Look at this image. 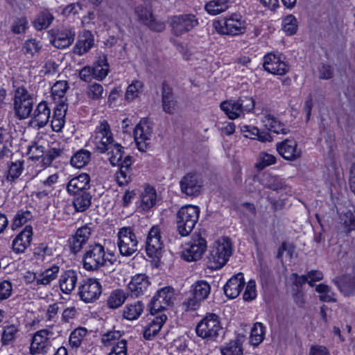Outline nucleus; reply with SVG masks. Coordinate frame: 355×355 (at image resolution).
I'll list each match as a JSON object with an SVG mask.
<instances>
[{"mask_svg": "<svg viewBox=\"0 0 355 355\" xmlns=\"http://www.w3.org/2000/svg\"><path fill=\"white\" fill-rule=\"evenodd\" d=\"M232 252V243L228 238H223L215 241L207 257L208 268L211 270L222 268L229 260Z\"/></svg>", "mask_w": 355, "mask_h": 355, "instance_id": "nucleus-1", "label": "nucleus"}, {"mask_svg": "<svg viewBox=\"0 0 355 355\" xmlns=\"http://www.w3.org/2000/svg\"><path fill=\"white\" fill-rule=\"evenodd\" d=\"M112 257L114 256L110 254ZM83 266L87 270H96L101 267L106 265L107 262L111 264L114 263L112 258L106 257L105 248L98 243H94L89 245L84 253Z\"/></svg>", "mask_w": 355, "mask_h": 355, "instance_id": "nucleus-2", "label": "nucleus"}, {"mask_svg": "<svg viewBox=\"0 0 355 355\" xmlns=\"http://www.w3.org/2000/svg\"><path fill=\"white\" fill-rule=\"evenodd\" d=\"M200 209L197 206L182 207L176 214V227L182 236H188L199 219Z\"/></svg>", "mask_w": 355, "mask_h": 355, "instance_id": "nucleus-3", "label": "nucleus"}, {"mask_svg": "<svg viewBox=\"0 0 355 355\" xmlns=\"http://www.w3.org/2000/svg\"><path fill=\"white\" fill-rule=\"evenodd\" d=\"M196 331L203 339L214 340L223 333V329L216 314L207 313L197 324Z\"/></svg>", "mask_w": 355, "mask_h": 355, "instance_id": "nucleus-4", "label": "nucleus"}, {"mask_svg": "<svg viewBox=\"0 0 355 355\" xmlns=\"http://www.w3.org/2000/svg\"><path fill=\"white\" fill-rule=\"evenodd\" d=\"M215 30L220 34L238 35L246 30V22L238 13H232L225 18L214 22Z\"/></svg>", "mask_w": 355, "mask_h": 355, "instance_id": "nucleus-5", "label": "nucleus"}, {"mask_svg": "<svg viewBox=\"0 0 355 355\" xmlns=\"http://www.w3.org/2000/svg\"><path fill=\"white\" fill-rule=\"evenodd\" d=\"M117 236V245L121 255L130 257L137 250L138 241L131 227L120 228Z\"/></svg>", "mask_w": 355, "mask_h": 355, "instance_id": "nucleus-6", "label": "nucleus"}, {"mask_svg": "<svg viewBox=\"0 0 355 355\" xmlns=\"http://www.w3.org/2000/svg\"><path fill=\"white\" fill-rule=\"evenodd\" d=\"M101 293V284L96 279H83L78 286V296L86 303H91L98 300Z\"/></svg>", "mask_w": 355, "mask_h": 355, "instance_id": "nucleus-7", "label": "nucleus"}, {"mask_svg": "<svg viewBox=\"0 0 355 355\" xmlns=\"http://www.w3.org/2000/svg\"><path fill=\"white\" fill-rule=\"evenodd\" d=\"M174 290L173 288L166 286L157 291L151 299L149 309L152 315L165 309L173 304L174 301Z\"/></svg>", "mask_w": 355, "mask_h": 355, "instance_id": "nucleus-8", "label": "nucleus"}, {"mask_svg": "<svg viewBox=\"0 0 355 355\" xmlns=\"http://www.w3.org/2000/svg\"><path fill=\"white\" fill-rule=\"evenodd\" d=\"M198 25V19L194 15L191 14L175 15L170 19L171 31L176 36L182 35L190 31Z\"/></svg>", "mask_w": 355, "mask_h": 355, "instance_id": "nucleus-9", "label": "nucleus"}, {"mask_svg": "<svg viewBox=\"0 0 355 355\" xmlns=\"http://www.w3.org/2000/svg\"><path fill=\"white\" fill-rule=\"evenodd\" d=\"M181 192L189 197H196L200 194L203 180L201 176L196 173H188L180 181Z\"/></svg>", "mask_w": 355, "mask_h": 355, "instance_id": "nucleus-10", "label": "nucleus"}, {"mask_svg": "<svg viewBox=\"0 0 355 355\" xmlns=\"http://www.w3.org/2000/svg\"><path fill=\"white\" fill-rule=\"evenodd\" d=\"M163 243L160 231L157 226H153L148 232L146 241V251L149 257L159 259L162 253Z\"/></svg>", "mask_w": 355, "mask_h": 355, "instance_id": "nucleus-11", "label": "nucleus"}, {"mask_svg": "<svg viewBox=\"0 0 355 355\" xmlns=\"http://www.w3.org/2000/svg\"><path fill=\"white\" fill-rule=\"evenodd\" d=\"M53 335V331L49 329L36 331L32 338L30 353L32 355L46 353L50 344V338Z\"/></svg>", "mask_w": 355, "mask_h": 355, "instance_id": "nucleus-12", "label": "nucleus"}, {"mask_svg": "<svg viewBox=\"0 0 355 355\" xmlns=\"http://www.w3.org/2000/svg\"><path fill=\"white\" fill-rule=\"evenodd\" d=\"M135 13L139 20L147 26L151 31L162 32L164 30V23L157 20L149 8L141 5L138 6L135 8Z\"/></svg>", "mask_w": 355, "mask_h": 355, "instance_id": "nucleus-13", "label": "nucleus"}, {"mask_svg": "<svg viewBox=\"0 0 355 355\" xmlns=\"http://www.w3.org/2000/svg\"><path fill=\"white\" fill-rule=\"evenodd\" d=\"M263 65L266 71L275 75H284L289 69L281 56L273 53H268L264 56Z\"/></svg>", "mask_w": 355, "mask_h": 355, "instance_id": "nucleus-14", "label": "nucleus"}, {"mask_svg": "<svg viewBox=\"0 0 355 355\" xmlns=\"http://www.w3.org/2000/svg\"><path fill=\"white\" fill-rule=\"evenodd\" d=\"M277 150L279 155L288 161H295L302 155L301 149L294 139H286L276 144Z\"/></svg>", "mask_w": 355, "mask_h": 355, "instance_id": "nucleus-15", "label": "nucleus"}, {"mask_svg": "<svg viewBox=\"0 0 355 355\" xmlns=\"http://www.w3.org/2000/svg\"><path fill=\"white\" fill-rule=\"evenodd\" d=\"M51 43L58 49L69 47L74 41L76 33L74 31L67 29H51Z\"/></svg>", "mask_w": 355, "mask_h": 355, "instance_id": "nucleus-16", "label": "nucleus"}, {"mask_svg": "<svg viewBox=\"0 0 355 355\" xmlns=\"http://www.w3.org/2000/svg\"><path fill=\"white\" fill-rule=\"evenodd\" d=\"M152 135V128L147 121L141 120L134 130V138L137 148L140 151H145L148 146V141L150 140Z\"/></svg>", "mask_w": 355, "mask_h": 355, "instance_id": "nucleus-17", "label": "nucleus"}, {"mask_svg": "<svg viewBox=\"0 0 355 355\" xmlns=\"http://www.w3.org/2000/svg\"><path fill=\"white\" fill-rule=\"evenodd\" d=\"M148 277L144 274L135 275L128 284V289L132 295L139 297L146 294L150 287Z\"/></svg>", "mask_w": 355, "mask_h": 355, "instance_id": "nucleus-18", "label": "nucleus"}, {"mask_svg": "<svg viewBox=\"0 0 355 355\" xmlns=\"http://www.w3.org/2000/svg\"><path fill=\"white\" fill-rule=\"evenodd\" d=\"M32 236V227L31 225H26L13 240L12 244L13 251L17 254L24 253L31 244Z\"/></svg>", "mask_w": 355, "mask_h": 355, "instance_id": "nucleus-19", "label": "nucleus"}, {"mask_svg": "<svg viewBox=\"0 0 355 355\" xmlns=\"http://www.w3.org/2000/svg\"><path fill=\"white\" fill-rule=\"evenodd\" d=\"M92 234L91 228L85 225L78 228L76 234L69 240L70 250L73 254L80 252Z\"/></svg>", "mask_w": 355, "mask_h": 355, "instance_id": "nucleus-20", "label": "nucleus"}, {"mask_svg": "<svg viewBox=\"0 0 355 355\" xmlns=\"http://www.w3.org/2000/svg\"><path fill=\"white\" fill-rule=\"evenodd\" d=\"M89 188L90 177L87 173H81L71 178L67 185V191L69 194L88 191Z\"/></svg>", "mask_w": 355, "mask_h": 355, "instance_id": "nucleus-21", "label": "nucleus"}, {"mask_svg": "<svg viewBox=\"0 0 355 355\" xmlns=\"http://www.w3.org/2000/svg\"><path fill=\"white\" fill-rule=\"evenodd\" d=\"M245 285L243 274L239 272L228 280L224 286V292L227 297L234 299L242 291Z\"/></svg>", "mask_w": 355, "mask_h": 355, "instance_id": "nucleus-22", "label": "nucleus"}, {"mask_svg": "<svg viewBox=\"0 0 355 355\" xmlns=\"http://www.w3.org/2000/svg\"><path fill=\"white\" fill-rule=\"evenodd\" d=\"M162 102L163 110L172 114L174 113L176 106V101L174 100L173 89L166 82L162 83Z\"/></svg>", "mask_w": 355, "mask_h": 355, "instance_id": "nucleus-23", "label": "nucleus"}, {"mask_svg": "<svg viewBox=\"0 0 355 355\" xmlns=\"http://www.w3.org/2000/svg\"><path fill=\"white\" fill-rule=\"evenodd\" d=\"M132 164V157L128 155L124 157L123 163L118 165L119 171L116 173L115 178L119 185H126L131 181L130 168Z\"/></svg>", "mask_w": 355, "mask_h": 355, "instance_id": "nucleus-24", "label": "nucleus"}, {"mask_svg": "<svg viewBox=\"0 0 355 355\" xmlns=\"http://www.w3.org/2000/svg\"><path fill=\"white\" fill-rule=\"evenodd\" d=\"M51 118V109L46 102H40L33 112V121L40 128L44 127Z\"/></svg>", "mask_w": 355, "mask_h": 355, "instance_id": "nucleus-25", "label": "nucleus"}, {"mask_svg": "<svg viewBox=\"0 0 355 355\" xmlns=\"http://www.w3.org/2000/svg\"><path fill=\"white\" fill-rule=\"evenodd\" d=\"M167 317L165 314H161L159 316H155L144 328L143 336L146 340H152L155 336L157 335L162 327L165 323Z\"/></svg>", "mask_w": 355, "mask_h": 355, "instance_id": "nucleus-26", "label": "nucleus"}, {"mask_svg": "<svg viewBox=\"0 0 355 355\" xmlns=\"http://www.w3.org/2000/svg\"><path fill=\"white\" fill-rule=\"evenodd\" d=\"M78 280V273L76 270L65 271L59 280L61 291L66 294L70 293L76 287Z\"/></svg>", "mask_w": 355, "mask_h": 355, "instance_id": "nucleus-27", "label": "nucleus"}, {"mask_svg": "<svg viewBox=\"0 0 355 355\" xmlns=\"http://www.w3.org/2000/svg\"><path fill=\"white\" fill-rule=\"evenodd\" d=\"M94 44V40L92 33L89 31H85L80 35L79 40L74 46L73 52L76 54L82 55L88 52Z\"/></svg>", "mask_w": 355, "mask_h": 355, "instance_id": "nucleus-28", "label": "nucleus"}, {"mask_svg": "<svg viewBox=\"0 0 355 355\" xmlns=\"http://www.w3.org/2000/svg\"><path fill=\"white\" fill-rule=\"evenodd\" d=\"M71 195L73 196L72 203L76 211L83 212L91 206L92 196L89 191H83Z\"/></svg>", "mask_w": 355, "mask_h": 355, "instance_id": "nucleus-29", "label": "nucleus"}, {"mask_svg": "<svg viewBox=\"0 0 355 355\" xmlns=\"http://www.w3.org/2000/svg\"><path fill=\"white\" fill-rule=\"evenodd\" d=\"M262 122L269 130L276 134L286 135L290 132V130L284 123L270 114L263 116Z\"/></svg>", "mask_w": 355, "mask_h": 355, "instance_id": "nucleus-30", "label": "nucleus"}, {"mask_svg": "<svg viewBox=\"0 0 355 355\" xmlns=\"http://www.w3.org/2000/svg\"><path fill=\"white\" fill-rule=\"evenodd\" d=\"M109 156L108 159L112 166H118L123 163V157L125 156L124 148L118 143H113L106 150Z\"/></svg>", "mask_w": 355, "mask_h": 355, "instance_id": "nucleus-31", "label": "nucleus"}, {"mask_svg": "<svg viewBox=\"0 0 355 355\" xmlns=\"http://www.w3.org/2000/svg\"><path fill=\"white\" fill-rule=\"evenodd\" d=\"M58 272L59 267L54 265L39 275L35 273L29 274L33 276V281H35L37 285H48L56 278Z\"/></svg>", "mask_w": 355, "mask_h": 355, "instance_id": "nucleus-32", "label": "nucleus"}, {"mask_svg": "<svg viewBox=\"0 0 355 355\" xmlns=\"http://www.w3.org/2000/svg\"><path fill=\"white\" fill-rule=\"evenodd\" d=\"M157 202V193L155 188L147 186L141 194V207L143 210H149Z\"/></svg>", "mask_w": 355, "mask_h": 355, "instance_id": "nucleus-33", "label": "nucleus"}, {"mask_svg": "<svg viewBox=\"0 0 355 355\" xmlns=\"http://www.w3.org/2000/svg\"><path fill=\"white\" fill-rule=\"evenodd\" d=\"M93 70V78L98 80H103L108 73L109 64L105 55L100 57L92 67Z\"/></svg>", "mask_w": 355, "mask_h": 355, "instance_id": "nucleus-34", "label": "nucleus"}, {"mask_svg": "<svg viewBox=\"0 0 355 355\" xmlns=\"http://www.w3.org/2000/svg\"><path fill=\"white\" fill-rule=\"evenodd\" d=\"M55 252L53 244L41 243L34 249L33 256L37 260L43 261L54 256Z\"/></svg>", "mask_w": 355, "mask_h": 355, "instance_id": "nucleus-35", "label": "nucleus"}, {"mask_svg": "<svg viewBox=\"0 0 355 355\" xmlns=\"http://www.w3.org/2000/svg\"><path fill=\"white\" fill-rule=\"evenodd\" d=\"M144 304L141 301H137L135 303L127 304L123 312L124 318L128 320L137 319L143 313Z\"/></svg>", "mask_w": 355, "mask_h": 355, "instance_id": "nucleus-36", "label": "nucleus"}, {"mask_svg": "<svg viewBox=\"0 0 355 355\" xmlns=\"http://www.w3.org/2000/svg\"><path fill=\"white\" fill-rule=\"evenodd\" d=\"M220 108L225 112V114L230 119H237L243 114L238 100H230L224 101L221 103Z\"/></svg>", "mask_w": 355, "mask_h": 355, "instance_id": "nucleus-37", "label": "nucleus"}, {"mask_svg": "<svg viewBox=\"0 0 355 355\" xmlns=\"http://www.w3.org/2000/svg\"><path fill=\"white\" fill-rule=\"evenodd\" d=\"M128 296V293L122 289L114 290L107 300V304L111 309H117L125 302Z\"/></svg>", "mask_w": 355, "mask_h": 355, "instance_id": "nucleus-38", "label": "nucleus"}, {"mask_svg": "<svg viewBox=\"0 0 355 355\" xmlns=\"http://www.w3.org/2000/svg\"><path fill=\"white\" fill-rule=\"evenodd\" d=\"M54 17L48 10L41 11L33 21L34 27L41 31L47 28L53 22Z\"/></svg>", "mask_w": 355, "mask_h": 355, "instance_id": "nucleus-39", "label": "nucleus"}, {"mask_svg": "<svg viewBox=\"0 0 355 355\" xmlns=\"http://www.w3.org/2000/svg\"><path fill=\"white\" fill-rule=\"evenodd\" d=\"M207 249V243L200 244L192 248H184L182 257L187 261H195L200 259Z\"/></svg>", "mask_w": 355, "mask_h": 355, "instance_id": "nucleus-40", "label": "nucleus"}, {"mask_svg": "<svg viewBox=\"0 0 355 355\" xmlns=\"http://www.w3.org/2000/svg\"><path fill=\"white\" fill-rule=\"evenodd\" d=\"M90 158L91 153L89 150L80 149L71 157L70 162L73 166L81 168L89 162Z\"/></svg>", "mask_w": 355, "mask_h": 355, "instance_id": "nucleus-41", "label": "nucleus"}, {"mask_svg": "<svg viewBox=\"0 0 355 355\" xmlns=\"http://www.w3.org/2000/svg\"><path fill=\"white\" fill-rule=\"evenodd\" d=\"M24 168L23 161L12 162L9 164L5 175V180L8 182H15L21 174Z\"/></svg>", "mask_w": 355, "mask_h": 355, "instance_id": "nucleus-42", "label": "nucleus"}, {"mask_svg": "<svg viewBox=\"0 0 355 355\" xmlns=\"http://www.w3.org/2000/svg\"><path fill=\"white\" fill-rule=\"evenodd\" d=\"M210 290V286L207 282L203 280L198 281L193 286V295L198 300L202 301L207 297Z\"/></svg>", "mask_w": 355, "mask_h": 355, "instance_id": "nucleus-43", "label": "nucleus"}, {"mask_svg": "<svg viewBox=\"0 0 355 355\" xmlns=\"http://www.w3.org/2000/svg\"><path fill=\"white\" fill-rule=\"evenodd\" d=\"M33 99L22 103L19 105H14L13 109L15 115L19 119H26L30 116L33 111Z\"/></svg>", "mask_w": 355, "mask_h": 355, "instance_id": "nucleus-44", "label": "nucleus"}, {"mask_svg": "<svg viewBox=\"0 0 355 355\" xmlns=\"http://www.w3.org/2000/svg\"><path fill=\"white\" fill-rule=\"evenodd\" d=\"M261 182L266 187L277 191L284 187V182L278 176L272 175L270 174H263Z\"/></svg>", "mask_w": 355, "mask_h": 355, "instance_id": "nucleus-45", "label": "nucleus"}, {"mask_svg": "<svg viewBox=\"0 0 355 355\" xmlns=\"http://www.w3.org/2000/svg\"><path fill=\"white\" fill-rule=\"evenodd\" d=\"M18 328L15 324H7L3 327L1 341L3 345L11 344L16 338Z\"/></svg>", "mask_w": 355, "mask_h": 355, "instance_id": "nucleus-46", "label": "nucleus"}, {"mask_svg": "<svg viewBox=\"0 0 355 355\" xmlns=\"http://www.w3.org/2000/svg\"><path fill=\"white\" fill-rule=\"evenodd\" d=\"M264 326L261 322L254 324L251 329L250 343L254 346L259 345L264 339Z\"/></svg>", "mask_w": 355, "mask_h": 355, "instance_id": "nucleus-47", "label": "nucleus"}, {"mask_svg": "<svg viewBox=\"0 0 355 355\" xmlns=\"http://www.w3.org/2000/svg\"><path fill=\"white\" fill-rule=\"evenodd\" d=\"M109 135L113 137L110 125L107 121L103 120L96 128L94 143H101L103 137H107Z\"/></svg>", "mask_w": 355, "mask_h": 355, "instance_id": "nucleus-48", "label": "nucleus"}, {"mask_svg": "<svg viewBox=\"0 0 355 355\" xmlns=\"http://www.w3.org/2000/svg\"><path fill=\"white\" fill-rule=\"evenodd\" d=\"M86 95L92 101H99L105 96V93L101 84L94 83L88 85Z\"/></svg>", "mask_w": 355, "mask_h": 355, "instance_id": "nucleus-49", "label": "nucleus"}, {"mask_svg": "<svg viewBox=\"0 0 355 355\" xmlns=\"http://www.w3.org/2000/svg\"><path fill=\"white\" fill-rule=\"evenodd\" d=\"M87 330L84 327L75 329L70 334L69 343L73 348H78L80 346L82 340L87 336Z\"/></svg>", "mask_w": 355, "mask_h": 355, "instance_id": "nucleus-50", "label": "nucleus"}, {"mask_svg": "<svg viewBox=\"0 0 355 355\" xmlns=\"http://www.w3.org/2000/svg\"><path fill=\"white\" fill-rule=\"evenodd\" d=\"M42 49L40 42L35 38H31L26 40L22 46V50L25 54L30 55L33 57L35 55L38 54Z\"/></svg>", "mask_w": 355, "mask_h": 355, "instance_id": "nucleus-51", "label": "nucleus"}, {"mask_svg": "<svg viewBox=\"0 0 355 355\" xmlns=\"http://www.w3.org/2000/svg\"><path fill=\"white\" fill-rule=\"evenodd\" d=\"M68 88V83L66 80H59L54 83L51 87V94L54 99L56 100L58 98L62 102Z\"/></svg>", "mask_w": 355, "mask_h": 355, "instance_id": "nucleus-52", "label": "nucleus"}, {"mask_svg": "<svg viewBox=\"0 0 355 355\" xmlns=\"http://www.w3.org/2000/svg\"><path fill=\"white\" fill-rule=\"evenodd\" d=\"M275 162L276 158L274 155L265 152H261L259 154L255 166L258 170H263L266 167L270 166Z\"/></svg>", "mask_w": 355, "mask_h": 355, "instance_id": "nucleus-53", "label": "nucleus"}, {"mask_svg": "<svg viewBox=\"0 0 355 355\" xmlns=\"http://www.w3.org/2000/svg\"><path fill=\"white\" fill-rule=\"evenodd\" d=\"M33 97L28 93V90L23 86L18 87L15 90L14 98H13V106L19 105L22 103H26V101L33 100Z\"/></svg>", "mask_w": 355, "mask_h": 355, "instance_id": "nucleus-54", "label": "nucleus"}, {"mask_svg": "<svg viewBox=\"0 0 355 355\" xmlns=\"http://www.w3.org/2000/svg\"><path fill=\"white\" fill-rule=\"evenodd\" d=\"M123 333L120 331H109L104 334L101 338V342L105 346H112L121 340Z\"/></svg>", "mask_w": 355, "mask_h": 355, "instance_id": "nucleus-55", "label": "nucleus"}, {"mask_svg": "<svg viewBox=\"0 0 355 355\" xmlns=\"http://www.w3.org/2000/svg\"><path fill=\"white\" fill-rule=\"evenodd\" d=\"M282 29L288 35H292L296 33L297 19L293 15H289L283 19Z\"/></svg>", "mask_w": 355, "mask_h": 355, "instance_id": "nucleus-56", "label": "nucleus"}, {"mask_svg": "<svg viewBox=\"0 0 355 355\" xmlns=\"http://www.w3.org/2000/svg\"><path fill=\"white\" fill-rule=\"evenodd\" d=\"M222 355H243V349L236 341H231L221 348Z\"/></svg>", "mask_w": 355, "mask_h": 355, "instance_id": "nucleus-57", "label": "nucleus"}, {"mask_svg": "<svg viewBox=\"0 0 355 355\" xmlns=\"http://www.w3.org/2000/svg\"><path fill=\"white\" fill-rule=\"evenodd\" d=\"M32 217L33 216L30 211L20 210L15 215L12 225L13 228L19 227L31 220Z\"/></svg>", "mask_w": 355, "mask_h": 355, "instance_id": "nucleus-58", "label": "nucleus"}, {"mask_svg": "<svg viewBox=\"0 0 355 355\" xmlns=\"http://www.w3.org/2000/svg\"><path fill=\"white\" fill-rule=\"evenodd\" d=\"M143 87L142 82L135 80L130 84L126 90L125 97L128 100L132 101L137 97L140 89Z\"/></svg>", "mask_w": 355, "mask_h": 355, "instance_id": "nucleus-59", "label": "nucleus"}, {"mask_svg": "<svg viewBox=\"0 0 355 355\" xmlns=\"http://www.w3.org/2000/svg\"><path fill=\"white\" fill-rule=\"evenodd\" d=\"M28 21L25 17L16 19L11 25V31L15 34H21L28 28Z\"/></svg>", "mask_w": 355, "mask_h": 355, "instance_id": "nucleus-60", "label": "nucleus"}, {"mask_svg": "<svg viewBox=\"0 0 355 355\" xmlns=\"http://www.w3.org/2000/svg\"><path fill=\"white\" fill-rule=\"evenodd\" d=\"M108 355H127V341L121 339L112 346Z\"/></svg>", "mask_w": 355, "mask_h": 355, "instance_id": "nucleus-61", "label": "nucleus"}, {"mask_svg": "<svg viewBox=\"0 0 355 355\" xmlns=\"http://www.w3.org/2000/svg\"><path fill=\"white\" fill-rule=\"evenodd\" d=\"M243 113L250 112L254 108V100L250 96H241L238 99Z\"/></svg>", "mask_w": 355, "mask_h": 355, "instance_id": "nucleus-62", "label": "nucleus"}, {"mask_svg": "<svg viewBox=\"0 0 355 355\" xmlns=\"http://www.w3.org/2000/svg\"><path fill=\"white\" fill-rule=\"evenodd\" d=\"M343 225L345 232L348 234L352 231H355V215L351 212L345 214L342 218Z\"/></svg>", "mask_w": 355, "mask_h": 355, "instance_id": "nucleus-63", "label": "nucleus"}, {"mask_svg": "<svg viewBox=\"0 0 355 355\" xmlns=\"http://www.w3.org/2000/svg\"><path fill=\"white\" fill-rule=\"evenodd\" d=\"M28 153L33 159L37 160L44 155V147L37 143H34L28 147Z\"/></svg>", "mask_w": 355, "mask_h": 355, "instance_id": "nucleus-64", "label": "nucleus"}]
</instances>
